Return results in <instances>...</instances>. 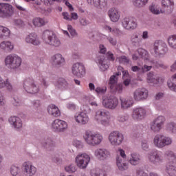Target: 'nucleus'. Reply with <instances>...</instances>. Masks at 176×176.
Wrapping results in <instances>:
<instances>
[{
	"instance_id": "8fccbe9b",
	"label": "nucleus",
	"mask_w": 176,
	"mask_h": 176,
	"mask_svg": "<svg viewBox=\"0 0 176 176\" xmlns=\"http://www.w3.org/2000/svg\"><path fill=\"white\" fill-rule=\"evenodd\" d=\"M10 173L12 176H21L20 167L12 165L10 168Z\"/></svg>"
},
{
	"instance_id": "a211bd4d",
	"label": "nucleus",
	"mask_w": 176,
	"mask_h": 176,
	"mask_svg": "<svg viewBox=\"0 0 176 176\" xmlns=\"http://www.w3.org/2000/svg\"><path fill=\"white\" fill-rule=\"evenodd\" d=\"M94 156L98 160L104 162L111 157V152L105 148H98L94 151Z\"/></svg>"
},
{
	"instance_id": "c9c22d12",
	"label": "nucleus",
	"mask_w": 176,
	"mask_h": 176,
	"mask_svg": "<svg viewBox=\"0 0 176 176\" xmlns=\"http://www.w3.org/2000/svg\"><path fill=\"white\" fill-rule=\"evenodd\" d=\"M104 29L106 31H108L109 32H111L114 35V36H123L124 35V32L123 31L120 30V29L116 28V27H110L108 25H104Z\"/></svg>"
},
{
	"instance_id": "6e6d98bb",
	"label": "nucleus",
	"mask_w": 176,
	"mask_h": 176,
	"mask_svg": "<svg viewBox=\"0 0 176 176\" xmlns=\"http://www.w3.org/2000/svg\"><path fill=\"white\" fill-rule=\"evenodd\" d=\"M120 75H122L120 72L114 73L113 75L110 77V85H116V83H118V76Z\"/></svg>"
},
{
	"instance_id": "9b49d317",
	"label": "nucleus",
	"mask_w": 176,
	"mask_h": 176,
	"mask_svg": "<svg viewBox=\"0 0 176 176\" xmlns=\"http://www.w3.org/2000/svg\"><path fill=\"white\" fill-rule=\"evenodd\" d=\"M164 123H166V118L164 116H160L157 117L150 123L151 131L155 133H160L164 126Z\"/></svg>"
},
{
	"instance_id": "0e129e2a",
	"label": "nucleus",
	"mask_w": 176,
	"mask_h": 176,
	"mask_svg": "<svg viewBox=\"0 0 176 176\" xmlns=\"http://www.w3.org/2000/svg\"><path fill=\"white\" fill-rule=\"evenodd\" d=\"M32 105L34 109H39L42 107V102L39 100H34L32 101Z\"/></svg>"
},
{
	"instance_id": "338daca9",
	"label": "nucleus",
	"mask_w": 176,
	"mask_h": 176,
	"mask_svg": "<svg viewBox=\"0 0 176 176\" xmlns=\"http://www.w3.org/2000/svg\"><path fill=\"white\" fill-rule=\"evenodd\" d=\"M148 64V65H146ZM152 65L151 63H146L144 66H142V74H145L146 72H148V71H151L152 69Z\"/></svg>"
},
{
	"instance_id": "bf43d9fd",
	"label": "nucleus",
	"mask_w": 176,
	"mask_h": 176,
	"mask_svg": "<svg viewBox=\"0 0 176 176\" xmlns=\"http://www.w3.org/2000/svg\"><path fill=\"white\" fill-rule=\"evenodd\" d=\"M13 24L14 25H15V27H18L19 28H23V27L25 25V23H24V21H23V20L20 19H14Z\"/></svg>"
},
{
	"instance_id": "a19ab883",
	"label": "nucleus",
	"mask_w": 176,
	"mask_h": 176,
	"mask_svg": "<svg viewBox=\"0 0 176 176\" xmlns=\"http://www.w3.org/2000/svg\"><path fill=\"white\" fill-rule=\"evenodd\" d=\"M159 75L155 74L153 72H150L147 74V81L148 83L157 85V83H159Z\"/></svg>"
},
{
	"instance_id": "7c9ffc66",
	"label": "nucleus",
	"mask_w": 176,
	"mask_h": 176,
	"mask_svg": "<svg viewBox=\"0 0 176 176\" xmlns=\"http://www.w3.org/2000/svg\"><path fill=\"white\" fill-rule=\"evenodd\" d=\"M121 109L126 111L131 108L134 104V100L131 98H120Z\"/></svg>"
},
{
	"instance_id": "69168bd1",
	"label": "nucleus",
	"mask_w": 176,
	"mask_h": 176,
	"mask_svg": "<svg viewBox=\"0 0 176 176\" xmlns=\"http://www.w3.org/2000/svg\"><path fill=\"white\" fill-rule=\"evenodd\" d=\"M131 70L132 71V72H135V74H137L138 75L142 74V66H131Z\"/></svg>"
},
{
	"instance_id": "774afa93",
	"label": "nucleus",
	"mask_w": 176,
	"mask_h": 176,
	"mask_svg": "<svg viewBox=\"0 0 176 176\" xmlns=\"http://www.w3.org/2000/svg\"><path fill=\"white\" fill-rule=\"evenodd\" d=\"M135 176H148V175L143 170L138 168L136 170Z\"/></svg>"
},
{
	"instance_id": "ea45409f",
	"label": "nucleus",
	"mask_w": 176,
	"mask_h": 176,
	"mask_svg": "<svg viewBox=\"0 0 176 176\" xmlns=\"http://www.w3.org/2000/svg\"><path fill=\"white\" fill-rule=\"evenodd\" d=\"M54 85L58 90H65L68 87V82L64 78H59Z\"/></svg>"
},
{
	"instance_id": "c03bdc74",
	"label": "nucleus",
	"mask_w": 176,
	"mask_h": 176,
	"mask_svg": "<svg viewBox=\"0 0 176 176\" xmlns=\"http://www.w3.org/2000/svg\"><path fill=\"white\" fill-rule=\"evenodd\" d=\"M110 89L112 93H114V94H122V93H123L122 84H113L110 85Z\"/></svg>"
},
{
	"instance_id": "1a4fd4ad",
	"label": "nucleus",
	"mask_w": 176,
	"mask_h": 176,
	"mask_svg": "<svg viewBox=\"0 0 176 176\" xmlns=\"http://www.w3.org/2000/svg\"><path fill=\"white\" fill-rule=\"evenodd\" d=\"M132 58L135 61L142 58L146 64H155V60L151 57L149 52L143 48L138 49L137 52L132 55Z\"/></svg>"
},
{
	"instance_id": "4468645a",
	"label": "nucleus",
	"mask_w": 176,
	"mask_h": 176,
	"mask_svg": "<svg viewBox=\"0 0 176 176\" xmlns=\"http://www.w3.org/2000/svg\"><path fill=\"white\" fill-rule=\"evenodd\" d=\"M52 129L56 133H65L68 130V123L64 120L56 119L52 123Z\"/></svg>"
},
{
	"instance_id": "20e7f679",
	"label": "nucleus",
	"mask_w": 176,
	"mask_h": 176,
	"mask_svg": "<svg viewBox=\"0 0 176 176\" xmlns=\"http://www.w3.org/2000/svg\"><path fill=\"white\" fill-rule=\"evenodd\" d=\"M21 58L14 54L8 55L5 58V65L10 71H16L21 65Z\"/></svg>"
},
{
	"instance_id": "e433bc0d",
	"label": "nucleus",
	"mask_w": 176,
	"mask_h": 176,
	"mask_svg": "<svg viewBox=\"0 0 176 176\" xmlns=\"http://www.w3.org/2000/svg\"><path fill=\"white\" fill-rule=\"evenodd\" d=\"M88 3L93 2L94 6L98 9H104L108 5V0H87Z\"/></svg>"
},
{
	"instance_id": "412c9836",
	"label": "nucleus",
	"mask_w": 176,
	"mask_h": 176,
	"mask_svg": "<svg viewBox=\"0 0 176 176\" xmlns=\"http://www.w3.org/2000/svg\"><path fill=\"white\" fill-rule=\"evenodd\" d=\"M95 63H96L100 71L102 72H105L109 68V63H108V60L105 58L104 55H99L95 58Z\"/></svg>"
},
{
	"instance_id": "f3484780",
	"label": "nucleus",
	"mask_w": 176,
	"mask_h": 176,
	"mask_svg": "<svg viewBox=\"0 0 176 176\" xmlns=\"http://www.w3.org/2000/svg\"><path fill=\"white\" fill-rule=\"evenodd\" d=\"M14 13L13 6L9 3H0V17H12Z\"/></svg>"
},
{
	"instance_id": "4c0bfd02",
	"label": "nucleus",
	"mask_w": 176,
	"mask_h": 176,
	"mask_svg": "<svg viewBox=\"0 0 176 176\" xmlns=\"http://www.w3.org/2000/svg\"><path fill=\"white\" fill-rule=\"evenodd\" d=\"M42 145L47 151H53L56 146V142L52 138H47L42 142Z\"/></svg>"
},
{
	"instance_id": "393cba45",
	"label": "nucleus",
	"mask_w": 176,
	"mask_h": 176,
	"mask_svg": "<svg viewBox=\"0 0 176 176\" xmlns=\"http://www.w3.org/2000/svg\"><path fill=\"white\" fill-rule=\"evenodd\" d=\"M162 13H171L174 9V0H162Z\"/></svg>"
},
{
	"instance_id": "f03ea898",
	"label": "nucleus",
	"mask_w": 176,
	"mask_h": 176,
	"mask_svg": "<svg viewBox=\"0 0 176 176\" xmlns=\"http://www.w3.org/2000/svg\"><path fill=\"white\" fill-rule=\"evenodd\" d=\"M172 144L173 138L170 136H166L162 133H157L153 138V144L158 149L166 148V146H170Z\"/></svg>"
},
{
	"instance_id": "0eeeda50",
	"label": "nucleus",
	"mask_w": 176,
	"mask_h": 176,
	"mask_svg": "<svg viewBox=\"0 0 176 176\" xmlns=\"http://www.w3.org/2000/svg\"><path fill=\"white\" fill-rule=\"evenodd\" d=\"M102 105L106 109L113 111L119 105V99L112 94H106L102 97Z\"/></svg>"
},
{
	"instance_id": "13d9d810",
	"label": "nucleus",
	"mask_w": 176,
	"mask_h": 176,
	"mask_svg": "<svg viewBox=\"0 0 176 176\" xmlns=\"http://www.w3.org/2000/svg\"><path fill=\"white\" fill-rule=\"evenodd\" d=\"M12 104L14 107H21L23 102L17 96H14L12 100Z\"/></svg>"
},
{
	"instance_id": "dca6fc26",
	"label": "nucleus",
	"mask_w": 176,
	"mask_h": 176,
	"mask_svg": "<svg viewBox=\"0 0 176 176\" xmlns=\"http://www.w3.org/2000/svg\"><path fill=\"white\" fill-rule=\"evenodd\" d=\"M123 134L118 131L111 132L109 135V141L111 145H114L115 146L120 145L123 142Z\"/></svg>"
},
{
	"instance_id": "aec40b11",
	"label": "nucleus",
	"mask_w": 176,
	"mask_h": 176,
	"mask_svg": "<svg viewBox=\"0 0 176 176\" xmlns=\"http://www.w3.org/2000/svg\"><path fill=\"white\" fill-rule=\"evenodd\" d=\"M149 92L145 88H139L133 93V100L135 101H144L148 98Z\"/></svg>"
},
{
	"instance_id": "58836bf2",
	"label": "nucleus",
	"mask_w": 176,
	"mask_h": 176,
	"mask_svg": "<svg viewBox=\"0 0 176 176\" xmlns=\"http://www.w3.org/2000/svg\"><path fill=\"white\" fill-rule=\"evenodd\" d=\"M47 112L52 116H54L55 118H58L61 113H60V109L58 107L54 104H50L47 107Z\"/></svg>"
},
{
	"instance_id": "37998d69",
	"label": "nucleus",
	"mask_w": 176,
	"mask_h": 176,
	"mask_svg": "<svg viewBox=\"0 0 176 176\" xmlns=\"http://www.w3.org/2000/svg\"><path fill=\"white\" fill-rule=\"evenodd\" d=\"M10 36V30L9 28L0 25V39H8Z\"/></svg>"
},
{
	"instance_id": "f8f14e48",
	"label": "nucleus",
	"mask_w": 176,
	"mask_h": 176,
	"mask_svg": "<svg viewBox=\"0 0 176 176\" xmlns=\"http://www.w3.org/2000/svg\"><path fill=\"white\" fill-rule=\"evenodd\" d=\"M75 162L78 168H87L90 163V155L86 153H80L75 158Z\"/></svg>"
},
{
	"instance_id": "cd10ccee",
	"label": "nucleus",
	"mask_w": 176,
	"mask_h": 176,
	"mask_svg": "<svg viewBox=\"0 0 176 176\" xmlns=\"http://www.w3.org/2000/svg\"><path fill=\"white\" fill-rule=\"evenodd\" d=\"M165 173L168 176H176V158L168 163L165 168Z\"/></svg>"
},
{
	"instance_id": "49530a36",
	"label": "nucleus",
	"mask_w": 176,
	"mask_h": 176,
	"mask_svg": "<svg viewBox=\"0 0 176 176\" xmlns=\"http://www.w3.org/2000/svg\"><path fill=\"white\" fill-rule=\"evenodd\" d=\"M165 130L170 134H176V124L175 122H168L165 126Z\"/></svg>"
},
{
	"instance_id": "39448f33",
	"label": "nucleus",
	"mask_w": 176,
	"mask_h": 176,
	"mask_svg": "<svg viewBox=\"0 0 176 176\" xmlns=\"http://www.w3.org/2000/svg\"><path fill=\"white\" fill-rule=\"evenodd\" d=\"M167 44L160 40L155 41L150 48V53L155 57H160L167 53Z\"/></svg>"
},
{
	"instance_id": "680f3d73",
	"label": "nucleus",
	"mask_w": 176,
	"mask_h": 176,
	"mask_svg": "<svg viewBox=\"0 0 176 176\" xmlns=\"http://www.w3.org/2000/svg\"><path fill=\"white\" fill-rule=\"evenodd\" d=\"M67 30H68L70 35L72 36V38L78 37V32H76V30H75L74 28H72V25H68Z\"/></svg>"
},
{
	"instance_id": "2eb2a0df",
	"label": "nucleus",
	"mask_w": 176,
	"mask_h": 176,
	"mask_svg": "<svg viewBox=\"0 0 176 176\" xmlns=\"http://www.w3.org/2000/svg\"><path fill=\"white\" fill-rule=\"evenodd\" d=\"M122 25L124 30L133 31L137 28L138 23L135 18L125 17L122 21Z\"/></svg>"
},
{
	"instance_id": "a18cd8bd",
	"label": "nucleus",
	"mask_w": 176,
	"mask_h": 176,
	"mask_svg": "<svg viewBox=\"0 0 176 176\" xmlns=\"http://www.w3.org/2000/svg\"><path fill=\"white\" fill-rule=\"evenodd\" d=\"M129 114L126 113H119L116 116V120L118 121L119 123H126L129 122Z\"/></svg>"
},
{
	"instance_id": "de8ad7c7",
	"label": "nucleus",
	"mask_w": 176,
	"mask_h": 176,
	"mask_svg": "<svg viewBox=\"0 0 176 176\" xmlns=\"http://www.w3.org/2000/svg\"><path fill=\"white\" fill-rule=\"evenodd\" d=\"M164 157H166V159H169L170 162H173V160H175L176 159L175 153H174L171 150H166L164 153Z\"/></svg>"
},
{
	"instance_id": "f257e3e1",
	"label": "nucleus",
	"mask_w": 176,
	"mask_h": 176,
	"mask_svg": "<svg viewBox=\"0 0 176 176\" xmlns=\"http://www.w3.org/2000/svg\"><path fill=\"white\" fill-rule=\"evenodd\" d=\"M84 141L89 146H98L104 141L102 134L91 131H86L83 135Z\"/></svg>"
},
{
	"instance_id": "7ed1b4c3",
	"label": "nucleus",
	"mask_w": 176,
	"mask_h": 176,
	"mask_svg": "<svg viewBox=\"0 0 176 176\" xmlns=\"http://www.w3.org/2000/svg\"><path fill=\"white\" fill-rule=\"evenodd\" d=\"M42 39L46 45H50V46H54V47L61 46L60 38L52 30H45L43 32Z\"/></svg>"
},
{
	"instance_id": "5fc2aeb1",
	"label": "nucleus",
	"mask_w": 176,
	"mask_h": 176,
	"mask_svg": "<svg viewBox=\"0 0 176 176\" xmlns=\"http://www.w3.org/2000/svg\"><path fill=\"white\" fill-rule=\"evenodd\" d=\"M65 170L69 174H74L76 171V166L74 164H70L65 167Z\"/></svg>"
},
{
	"instance_id": "5701e85b",
	"label": "nucleus",
	"mask_w": 176,
	"mask_h": 176,
	"mask_svg": "<svg viewBox=\"0 0 176 176\" xmlns=\"http://www.w3.org/2000/svg\"><path fill=\"white\" fill-rule=\"evenodd\" d=\"M51 63L54 67L60 68V67H63L65 64V58L61 54H56L52 56Z\"/></svg>"
},
{
	"instance_id": "09e8293b",
	"label": "nucleus",
	"mask_w": 176,
	"mask_h": 176,
	"mask_svg": "<svg viewBox=\"0 0 176 176\" xmlns=\"http://www.w3.org/2000/svg\"><path fill=\"white\" fill-rule=\"evenodd\" d=\"M149 10L153 14H160L162 13V9L160 10L157 6L155 3H152L149 6Z\"/></svg>"
},
{
	"instance_id": "c756f323",
	"label": "nucleus",
	"mask_w": 176,
	"mask_h": 176,
	"mask_svg": "<svg viewBox=\"0 0 176 176\" xmlns=\"http://www.w3.org/2000/svg\"><path fill=\"white\" fill-rule=\"evenodd\" d=\"M14 49V45L9 41H3L0 43V50L4 53H12Z\"/></svg>"
},
{
	"instance_id": "603ef678",
	"label": "nucleus",
	"mask_w": 176,
	"mask_h": 176,
	"mask_svg": "<svg viewBox=\"0 0 176 176\" xmlns=\"http://www.w3.org/2000/svg\"><path fill=\"white\" fill-rule=\"evenodd\" d=\"M168 43L171 49H176V35L170 36L168 38Z\"/></svg>"
},
{
	"instance_id": "3c124183",
	"label": "nucleus",
	"mask_w": 176,
	"mask_h": 176,
	"mask_svg": "<svg viewBox=\"0 0 176 176\" xmlns=\"http://www.w3.org/2000/svg\"><path fill=\"white\" fill-rule=\"evenodd\" d=\"M90 174L91 176H107L105 171L98 168L91 170Z\"/></svg>"
},
{
	"instance_id": "473e14b6",
	"label": "nucleus",
	"mask_w": 176,
	"mask_h": 176,
	"mask_svg": "<svg viewBox=\"0 0 176 176\" xmlns=\"http://www.w3.org/2000/svg\"><path fill=\"white\" fill-rule=\"evenodd\" d=\"M108 14L110 20L113 21V23H117L120 19V11L116 8H111L108 11Z\"/></svg>"
},
{
	"instance_id": "423d86ee",
	"label": "nucleus",
	"mask_w": 176,
	"mask_h": 176,
	"mask_svg": "<svg viewBox=\"0 0 176 176\" xmlns=\"http://www.w3.org/2000/svg\"><path fill=\"white\" fill-rule=\"evenodd\" d=\"M148 162L154 166H160L164 163V157L163 152L157 149H153L147 153Z\"/></svg>"
},
{
	"instance_id": "6ab92c4d",
	"label": "nucleus",
	"mask_w": 176,
	"mask_h": 176,
	"mask_svg": "<svg viewBox=\"0 0 176 176\" xmlns=\"http://www.w3.org/2000/svg\"><path fill=\"white\" fill-rule=\"evenodd\" d=\"M132 118L134 120L140 122L146 118V109L142 107H135L133 109Z\"/></svg>"
},
{
	"instance_id": "6e6552de",
	"label": "nucleus",
	"mask_w": 176,
	"mask_h": 176,
	"mask_svg": "<svg viewBox=\"0 0 176 176\" xmlns=\"http://www.w3.org/2000/svg\"><path fill=\"white\" fill-rule=\"evenodd\" d=\"M94 120L98 124L102 126H109L111 117H109V112L104 109H98L95 112Z\"/></svg>"
},
{
	"instance_id": "052dcab7",
	"label": "nucleus",
	"mask_w": 176,
	"mask_h": 176,
	"mask_svg": "<svg viewBox=\"0 0 176 176\" xmlns=\"http://www.w3.org/2000/svg\"><path fill=\"white\" fill-rule=\"evenodd\" d=\"M79 23L81 27H86L87 25L91 24V22L86 18L81 17L79 19Z\"/></svg>"
},
{
	"instance_id": "c85d7f7f",
	"label": "nucleus",
	"mask_w": 176,
	"mask_h": 176,
	"mask_svg": "<svg viewBox=\"0 0 176 176\" xmlns=\"http://www.w3.org/2000/svg\"><path fill=\"white\" fill-rule=\"evenodd\" d=\"M25 41L26 43H30V45H34V46H38L41 45V41H39V37L35 33H30L25 38Z\"/></svg>"
},
{
	"instance_id": "72a5a7b5",
	"label": "nucleus",
	"mask_w": 176,
	"mask_h": 176,
	"mask_svg": "<svg viewBox=\"0 0 176 176\" xmlns=\"http://www.w3.org/2000/svg\"><path fill=\"white\" fill-rule=\"evenodd\" d=\"M116 164L120 171H126V170H129V164L126 163L124 160L122 159L119 155L116 157Z\"/></svg>"
},
{
	"instance_id": "4d7b16f0",
	"label": "nucleus",
	"mask_w": 176,
	"mask_h": 176,
	"mask_svg": "<svg viewBox=\"0 0 176 176\" xmlns=\"http://www.w3.org/2000/svg\"><path fill=\"white\" fill-rule=\"evenodd\" d=\"M118 60L120 64H124L125 65L130 64V58L126 56H121L118 58Z\"/></svg>"
},
{
	"instance_id": "f704fd0d",
	"label": "nucleus",
	"mask_w": 176,
	"mask_h": 176,
	"mask_svg": "<svg viewBox=\"0 0 176 176\" xmlns=\"http://www.w3.org/2000/svg\"><path fill=\"white\" fill-rule=\"evenodd\" d=\"M131 42L135 47H140L142 45V36L140 34H134L131 37Z\"/></svg>"
},
{
	"instance_id": "79ce46f5",
	"label": "nucleus",
	"mask_w": 176,
	"mask_h": 176,
	"mask_svg": "<svg viewBox=\"0 0 176 176\" xmlns=\"http://www.w3.org/2000/svg\"><path fill=\"white\" fill-rule=\"evenodd\" d=\"M33 25L34 27H43V25H46L47 23H49V21L45 18H34L32 20Z\"/></svg>"
},
{
	"instance_id": "9d476101",
	"label": "nucleus",
	"mask_w": 176,
	"mask_h": 176,
	"mask_svg": "<svg viewBox=\"0 0 176 176\" xmlns=\"http://www.w3.org/2000/svg\"><path fill=\"white\" fill-rule=\"evenodd\" d=\"M23 87L29 94H36L39 93V86L35 82V80L32 78H27L23 80Z\"/></svg>"
},
{
	"instance_id": "2f4dec72",
	"label": "nucleus",
	"mask_w": 176,
	"mask_h": 176,
	"mask_svg": "<svg viewBox=\"0 0 176 176\" xmlns=\"http://www.w3.org/2000/svg\"><path fill=\"white\" fill-rule=\"evenodd\" d=\"M10 124H11L12 127L15 129L16 130H19L23 127V121L21 119L16 116H12L9 118Z\"/></svg>"
},
{
	"instance_id": "864d4df0",
	"label": "nucleus",
	"mask_w": 176,
	"mask_h": 176,
	"mask_svg": "<svg viewBox=\"0 0 176 176\" xmlns=\"http://www.w3.org/2000/svg\"><path fill=\"white\" fill-rule=\"evenodd\" d=\"M149 0H133V4L136 8H143L145 6Z\"/></svg>"
},
{
	"instance_id": "a878e982",
	"label": "nucleus",
	"mask_w": 176,
	"mask_h": 176,
	"mask_svg": "<svg viewBox=\"0 0 176 176\" xmlns=\"http://www.w3.org/2000/svg\"><path fill=\"white\" fill-rule=\"evenodd\" d=\"M5 87L9 93H16L17 91V89L10 83L9 79L5 80L0 76V89H5Z\"/></svg>"
},
{
	"instance_id": "e2e57ef3",
	"label": "nucleus",
	"mask_w": 176,
	"mask_h": 176,
	"mask_svg": "<svg viewBox=\"0 0 176 176\" xmlns=\"http://www.w3.org/2000/svg\"><path fill=\"white\" fill-rule=\"evenodd\" d=\"M38 80H40L41 85L45 87V89L47 88L49 86V82L46 81V79H45V77L42 75V74H38Z\"/></svg>"
},
{
	"instance_id": "ddd939ff",
	"label": "nucleus",
	"mask_w": 176,
	"mask_h": 176,
	"mask_svg": "<svg viewBox=\"0 0 176 176\" xmlns=\"http://www.w3.org/2000/svg\"><path fill=\"white\" fill-rule=\"evenodd\" d=\"M72 74L76 78H83L86 75V67L82 63H76L72 66Z\"/></svg>"
},
{
	"instance_id": "4be33fe9",
	"label": "nucleus",
	"mask_w": 176,
	"mask_h": 176,
	"mask_svg": "<svg viewBox=\"0 0 176 176\" xmlns=\"http://www.w3.org/2000/svg\"><path fill=\"white\" fill-rule=\"evenodd\" d=\"M22 170L25 176H34L36 174L38 169L30 162H24Z\"/></svg>"
},
{
	"instance_id": "b1692460",
	"label": "nucleus",
	"mask_w": 176,
	"mask_h": 176,
	"mask_svg": "<svg viewBox=\"0 0 176 176\" xmlns=\"http://www.w3.org/2000/svg\"><path fill=\"white\" fill-rule=\"evenodd\" d=\"M131 166H138L142 162V157L138 153H131L127 158Z\"/></svg>"
},
{
	"instance_id": "bb28decb",
	"label": "nucleus",
	"mask_w": 176,
	"mask_h": 176,
	"mask_svg": "<svg viewBox=\"0 0 176 176\" xmlns=\"http://www.w3.org/2000/svg\"><path fill=\"white\" fill-rule=\"evenodd\" d=\"M74 120L78 124H87L89 118L86 113L79 112L74 115Z\"/></svg>"
}]
</instances>
